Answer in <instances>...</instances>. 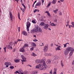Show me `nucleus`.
Masks as SVG:
<instances>
[{"instance_id": "f257e3e1", "label": "nucleus", "mask_w": 74, "mask_h": 74, "mask_svg": "<svg viewBox=\"0 0 74 74\" xmlns=\"http://www.w3.org/2000/svg\"><path fill=\"white\" fill-rule=\"evenodd\" d=\"M36 63H42L43 62V65L44 66V67H45V69H47V65L45 64V61H44L43 60L40 59V60H36Z\"/></svg>"}, {"instance_id": "f03ea898", "label": "nucleus", "mask_w": 74, "mask_h": 74, "mask_svg": "<svg viewBox=\"0 0 74 74\" xmlns=\"http://www.w3.org/2000/svg\"><path fill=\"white\" fill-rule=\"evenodd\" d=\"M41 32V29L40 27H35V29H33L31 30V33H34V32Z\"/></svg>"}, {"instance_id": "7ed1b4c3", "label": "nucleus", "mask_w": 74, "mask_h": 74, "mask_svg": "<svg viewBox=\"0 0 74 74\" xmlns=\"http://www.w3.org/2000/svg\"><path fill=\"white\" fill-rule=\"evenodd\" d=\"M5 65L6 66L5 67H8L9 66H11L12 64L10 62H5L4 63Z\"/></svg>"}, {"instance_id": "20e7f679", "label": "nucleus", "mask_w": 74, "mask_h": 74, "mask_svg": "<svg viewBox=\"0 0 74 74\" xmlns=\"http://www.w3.org/2000/svg\"><path fill=\"white\" fill-rule=\"evenodd\" d=\"M48 49V45H46V46L44 47L43 50L44 52H47Z\"/></svg>"}, {"instance_id": "39448f33", "label": "nucleus", "mask_w": 74, "mask_h": 74, "mask_svg": "<svg viewBox=\"0 0 74 74\" xmlns=\"http://www.w3.org/2000/svg\"><path fill=\"white\" fill-rule=\"evenodd\" d=\"M9 15L10 16V18L11 21H12L13 19L12 17V12L11 11H10L9 12Z\"/></svg>"}, {"instance_id": "423d86ee", "label": "nucleus", "mask_w": 74, "mask_h": 74, "mask_svg": "<svg viewBox=\"0 0 74 74\" xmlns=\"http://www.w3.org/2000/svg\"><path fill=\"white\" fill-rule=\"evenodd\" d=\"M41 2L40 1H39L36 3V6L40 7L41 6Z\"/></svg>"}, {"instance_id": "0eeeda50", "label": "nucleus", "mask_w": 74, "mask_h": 74, "mask_svg": "<svg viewBox=\"0 0 74 74\" xmlns=\"http://www.w3.org/2000/svg\"><path fill=\"white\" fill-rule=\"evenodd\" d=\"M74 51V49L72 50L70 53H69V55L70 56H71L72 55H73V53Z\"/></svg>"}, {"instance_id": "6e6552de", "label": "nucleus", "mask_w": 74, "mask_h": 74, "mask_svg": "<svg viewBox=\"0 0 74 74\" xmlns=\"http://www.w3.org/2000/svg\"><path fill=\"white\" fill-rule=\"evenodd\" d=\"M73 48L71 47H68L67 49H66V50L68 51H71V50H73Z\"/></svg>"}, {"instance_id": "1a4fd4ad", "label": "nucleus", "mask_w": 74, "mask_h": 74, "mask_svg": "<svg viewBox=\"0 0 74 74\" xmlns=\"http://www.w3.org/2000/svg\"><path fill=\"white\" fill-rule=\"evenodd\" d=\"M48 24H45L44 26V29L45 30H47L48 28Z\"/></svg>"}, {"instance_id": "9d476101", "label": "nucleus", "mask_w": 74, "mask_h": 74, "mask_svg": "<svg viewBox=\"0 0 74 74\" xmlns=\"http://www.w3.org/2000/svg\"><path fill=\"white\" fill-rule=\"evenodd\" d=\"M7 48L9 49L12 50V47L10 46V45H8L7 46Z\"/></svg>"}, {"instance_id": "9b49d317", "label": "nucleus", "mask_w": 74, "mask_h": 74, "mask_svg": "<svg viewBox=\"0 0 74 74\" xmlns=\"http://www.w3.org/2000/svg\"><path fill=\"white\" fill-rule=\"evenodd\" d=\"M22 34L24 35V36H27V33L25 31H22Z\"/></svg>"}, {"instance_id": "f8f14e48", "label": "nucleus", "mask_w": 74, "mask_h": 74, "mask_svg": "<svg viewBox=\"0 0 74 74\" xmlns=\"http://www.w3.org/2000/svg\"><path fill=\"white\" fill-rule=\"evenodd\" d=\"M69 53V51H68L67 50H65L64 52V54L65 55H67Z\"/></svg>"}, {"instance_id": "ddd939ff", "label": "nucleus", "mask_w": 74, "mask_h": 74, "mask_svg": "<svg viewBox=\"0 0 74 74\" xmlns=\"http://www.w3.org/2000/svg\"><path fill=\"white\" fill-rule=\"evenodd\" d=\"M26 26L27 27H30V23L28 21L27 22Z\"/></svg>"}, {"instance_id": "4468645a", "label": "nucleus", "mask_w": 74, "mask_h": 74, "mask_svg": "<svg viewBox=\"0 0 74 74\" xmlns=\"http://www.w3.org/2000/svg\"><path fill=\"white\" fill-rule=\"evenodd\" d=\"M20 51L21 52H25V50L24 49L23 47L21 48L20 49Z\"/></svg>"}, {"instance_id": "2eb2a0df", "label": "nucleus", "mask_w": 74, "mask_h": 74, "mask_svg": "<svg viewBox=\"0 0 74 74\" xmlns=\"http://www.w3.org/2000/svg\"><path fill=\"white\" fill-rule=\"evenodd\" d=\"M20 59H15L14 60V62L15 63H19L20 62Z\"/></svg>"}, {"instance_id": "dca6fc26", "label": "nucleus", "mask_w": 74, "mask_h": 74, "mask_svg": "<svg viewBox=\"0 0 74 74\" xmlns=\"http://www.w3.org/2000/svg\"><path fill=\"white\" fill-rule=\"evenodd\" d=\"M47 64H51V61L49 59L48 60L47 62Z\"/></svg>"}, {"instance_id": "f3484780", "label": "nucleus", "mask_w": 74, "mask_h": 74, "mask_svg": "<svg viewBox=\"0 0 74 74\" xmlns=\"http://www.w3.org/2000/svg\"><path fill=\"white\" fill-rule=\"evenodd\" d=\"M21 58L23 60H26V58L23 55H21Z\"/></svg>"}, {"instance_id": "a211bd4d", "label": "nucleus", "mask_w": 74, "mask_h": 74, "mask_svg": "<svg viewBox=\"0 0 74 74\" xmlns=\"http://www.w3.org/2000/svg\"><path fill=\"white\" fill-rule=\"evenodd\" d=\"M29 47V45L27 44H25L24 46H23V48H25V47Z\"/></svg>"}, {"instance_id": "6ab92c4d", "label": "nucleus", "mask_w": 74, "mask_h": 74, "mask_svg": "<svg viewBox=\"0 0 74 74\" xmlns=\"http://www.w3.org/2000/svg\"><path fill=\"white\" fill-rule=\"evenodd\" d=\"M39 69L40 70H43V66H41V65H40Z\"/></svg>"}, {"instance_id": "aec40b11", "label": "nucleus", "mask_w": 74, "mask_h": 74, "mask_svg": "<svg viewBox=\"0 0 74 74\" xmlns=\"http://www.w3.org/2000/svg\"><path fill=\"white\" fill-rule=\"evenodd\" d=\"M41 64H39V65H37L36 66V69H39L40 66H41Z\"/></svg>"}, {"instance_id": "412c9836", "label": "nucleus", "mask_w": 74, "mask_h": 74, "mask_svg": "<svg viewBox=\"0 0 74 74\" xmlns=\"http://www.w3.org/2000/svg\"><path fill=\"white\" fill-rule=\"evenodd\" d=\"M56 0H53L51 3H52V4H55L56 3Z\"/></svg>"}, {"instance_id": "4be33fe9", "label": "nucleus", "mask_w": 74, "mask_h": 74, "mask_svg": "<svg viewBox=\"0 0 74 74\" xmlns=\"http://www.w3.org/2000/svg\"><path fill=\"white\" fill-rule=\"evenodd\" d=\"M58 11V9H56V10H53V11L55 14H56L57 13V12Z\"/></svg>"}, {"instance_id": "5701e85b", "label": "nucleus", "mask_w": 74, "mask_h": 74, "mask_svg": "<svg viewBox=\"0 0 74 74\" xmlns=\"http://www.w3.org/2000/svg\"><path fill=\"white\" fill-rule=\"evenodd\" d=\"M31 55H32V56H34V57H35V56H36L37 55L36 54H35L34 53H32Z\"/></svg>"}, {"instance_id": "b1692460", "label": "nucleus", "mask_w": 74, "mask_h": 74, "mask_svg": "<svg viewBox=\"0 0 74 74\" xmlns=\"http://www.w3.org/2000/svg\"><path fill=\"white\" fill-rule=\"evenodd\" d=\"M59 50H60V49L59 47L56 48V51H59Z\"/></svg>"}, {"instance_id": "393cba45", "label": "nucleus", "mask_w": 74, "mask_h": 74, "mask_svg": "<svg viewBox=\"0 0 74 74\" xmlns=\"http://www.w3.org/2000/svg\"><path fill=\"white\" fill-rule=\"evenodd\" d=\"M61 65L62 66V67H63L64 65H63V62H62V60L61 61Z\"/></svg>"}, {"instance_id": "a878e982", "label": "nucleus", "mask_w": 74, "mask_h": 74, "mask_svg": "<svg viewBox=\"0 0 74 74\" xmlns=\"http://www.w3.org/2000/svg\"><path fill=\"white\" fill-rule=\"evenodd\" d=\"M10 68L11 69H14V66H10Z\"/></svg>"}, {"instance_id": "bb28decb", "label": "nucleus", "mask_w": 74, "mask_h": 74, "mask_svg": "<svg viewBox=\"0 0 74 74\" xmlns=\"http://www.w3.org/2000/svg\"><path fill=\"white\" fill-rule=\"evenodd\" d=\"M50 5H51V2H49L48 5L47 6V8H48V7H49V6H50Z\"/></svg>"}, {"instance_id": "cd10ccee", "label": "nucleus", "mask_w": 74, "mask_h": 74, "mask_svg": "<svg viewBox=\"0 0 74 74\" xmlns=\"http://www.w3.org/2000/svg\"><path fill=\"white\" fill-rule=\"evenodd\" d=\"M32 45H33V46H34V47H36V44L34 43H33L32 44Z\"/></svg>"}, {"instance_id": "c85d7f7f", "label": "nucleus", "mask_w": 74, "mask_h": 74, "mask_svg": "<svg viewBox=\"0 0 74 74\" xmlns=\"http://www.w3.org/2000/svg\"><path fill=\"white\" fill-rule=\"evenodd\" d=\"M18 19H20V20H21V18H20V14H19V13H18Z\"/></svg>"}, {"instance_id": "c756f323", "label": "nucleus", "mask_w": 74, "mask_h": 74, "mask_svg": "<svg viewBox=\"0 0 74 74\" xmlns=\"http://www.w3.org/2000/svg\"><path fill=\"white\" fill-rule=\"evenodd\" d=\"M44 25V22L41 23L40 24V25H41V26H43Z\"/></svg>"}, {"instance_id": "7c9ffc66", "label": "nucleus", "mask_w": 74, "mask_h": 74, "mask_svg": "<svg viewBox=\"0 0 74 74\" xmlns=\"http://www.w3.org/2000/svg\"><path fill=\"white\" fill-rule=\"evenodd\" d=\"M32 23H36V22H35V20H33L32 21Z\"/></svg>"}, {"instance_id": "2f4dec72", "label": "nucleus", "mask_w": 74, "mask_h": 74, "mask_svg": "<svg viewBox=\"0 0 74 74\" xmlns=\"http://www.w3.org/2000/svg\"><path fill=\"white\" fill-rule=\"evenodd\" d=\"M52 26H56V24L53 23H52Z\"/></svg>"}, {"instance_id": "473e14b6", "label": "nucleus", "mask_w": 74, "mask_h": 74, "mask_svg": "<svg viewBox=\"0 0 74 74\" xmlns=\"http://www.w3.org/2000/svg\"><path fill=\"white\" fill-rule=\"evenodd\" d=\"M29 27H27L26 29H27V31L28 32H29Z\"/></svg>"}, {"instance_id": "72a5a7b5", "label": "nucleus", "mask_w": 74, "mask_h": 74, "mask_svg": "<svg viewBox=\"0 0 74 74\" xmlns=\"http://www.w3.org/2000/svg\"><path fill=\"white\" fill-rule=\"evenodd\" d=\"M22 62H26V60H21Z\"/></svg>"}, {"instance_id": "f704fd0d", "label": "nucleus", "mask_w": 74, "mask_h": 74, "mask_svg": "<svg viewBox=\"0 0 74 74\" xmlns=\"http://www.w3.org/2000/svg\"><path fill=\"white\" fill-rule=\"evenodd\" d=\"M3 49H4V52H5L6 51V47H4Z\"/></svg>"}, {"instance_id": "c9c22d12", "label": "nucleus", "mask_w": 74, "mask_h": 74, "mask_svg": "<svg viewBox=\"0 0 74 74\" xmlns=\"http://www.w3.org/2000/svg\"><path fill=\"white\" fill-rule=\"evenodd\" d=\"M34 49V47H32L30 48V51H33Z\"/></svg>"}, {"instance_id": "e433bc0d", "label": "nucleus", "mask_w": 74, "mask_h": 74, "mask_svg": "<svg viewBox=\"0 0 74 74\" xmlns=\"http://www.w3.org/2000/svg\"><path fill=\"white\" fill-rule=\"evenodd\" d=\"M60 15H62V12H59Z\"/></svg>"}, {"instance_id": "4c0bfd02", "label": "nucleus", "mask_w": 74, "mask_h": 74, "mask_svg": "<svg viewBox=\"0 0 74 74\" xmlns=\"http://www.w3.org/2000/svg\"><path fill=\"white\" fill-rule=\"evenodd\" d=\"M34 41V42H36V41H37V39H35L34 40H33Z\"/></svg>"}, {"instance_id": "58836bf2", "label": "nucleus", "mask_w": 74, "mask_h": 74, "mask_svg": "<svg viewBox=\"0 0 74 74\" xmlns=\"http://www.w3.org/2000/svg\"><path fill=\"white\" fill-rule=\"evenodd\" d=\"M49 73L51 74H52V69H51V71H50Z\"/></svg>"}, {"instance_id": "ea45409f", "label": "nucleus", "mask_w": 74, "mask_h": 74, "mask_svg": "<svg viewBox=\"0 0 74 74\" xmlns=\"http://www.w3.org/2000/svg\"><path fill=\"white\" fill-rule=\"evenodd\" d=\"M14 1H16L17 2V3H18V1H19V0H14Z\"/></svg>"}, {"instance_id": "a19ab883", "label": "nucleus", "mask_w": 74, "mask_h": 74, "mask_svg": "<svg viewBox=\"0 0 74 74\" xmlns=\"http://www.w3.org/2000/svg\"><path fill=\"white\" fill-rule=\"evenodd\" d=\"M55 59H58V57L57 56H55Z\"/></svg>"}, {"instance_id": "79ce46f5", "label": "nucleus", "mask_w": 74, "mask_h": 74, "mask_svg": "<svg viewBox=\"0 0 74 74\" xmlns=\"http://www.w3.org/2000/svg\"><path fill=\"white\" fill-rule=\"evenodd\" d=\"M71 23L72 25H73V26H74V22H72Z\"/></svg>"}, {"instance_id": "37998d69", "label": "nucleus", "mask_w": 74, "mask_h": 74, "mask_svg": "<svg viewBox=\"0 0 74 74\" xmlns=\"http://www.w3.org/2000/svg\"><path fill=\"white\" fill-rule=\"evenodd\" d=\"M72 65H74V60H73V61L72 62Z\"/></svg>"}, {"instance_id": "c03bdc74", "label": "nucleus", "mask_w": 74, "mask_h": 74, "mask_svg": "<svg viewBox=\"0 0 74 74\" xmlns=\"http://www.w3.org/2000/svg\"><path fill=\"white\" fill-rule=\"evenodd\" d=\"M18 71H16V72H14L15 74H17V73H18Z\"/></svg>"}, {"instance_id": "a18cd8bd", "label": "nucleus", "mask_w": 74, "mask_h": 74, "mask_svg": "<svg viewBox=\"0 0 74 74\" xmlns=\"http://www.w3.org/2000/svg\"><path fill=\"white\" fill-rule=\"evenodd\" d=\"M10 44H11V45H14V42H10Z\"/></svg>"}, {"instance_id": "49530a36", "label": "nucleus", "mask_w": 74, "mask_h": 74, "mask_svg": "<svg viewBox=\"0 0 74 74\" xmlns=\"http://www.w3.org/2000/svg\"><path fill=\"white\" fill-rule=\"evenodd\" d=\"M54 72H56V69H54Z\"/></svg>"}, {"instance_id": "de8ad7c7", "label": "nucleus", "mask_w": 74, "mask_h": 74, "mask_svg": "<svg viewBox=\"0 0 74 74\" xmlns=\"http://www.w3.org/2000/svg\"><path fill=\"white\" fill-rule=\"evenodd\" d=\"M47 15H48V16H51V15L49 14V13L47 14Z\"/></svg>"}, {"instance_id": "09e8293b", "label": "nucleus", "mask_w": 74, "mask_h": 74, "mask_svg": "<svg viewBox=\"0 0 74 74\" xmlns=\"http://www.w3.org/2000/svg\"><path fill=\"white\" fill-rule=\"evenodd\" d=\"M52 55V54L51 53H49L48 54V56H51Z\"/></svg>"}, {"instance_id": "8fccbe9b", "label": "nucleus", "mask_w": 74, "mask_h": 74, "mask_svg": "<svg viewBox=\"0 0 74 74\" xmlns=\"http://www.w3.org/2000/svg\"><path fill=\"white\" fill-rule=\"evenodd\" d=\"M36 11H37V9H35V10H34V12H36Z\"/></svg>"}, {"instance_id": "3c124183", "label": "nucleus", "mask_w": 74, "mask_h": 74, "mask_svg": "<svg viewBox=\"0 0 74 74\" xmlns=\"http://www.w3.org/2000/svg\"><path fill=\"white\" fill-rule=\"evenodd\" d=\"M25 9H23V10H22V11L23 12V13H25Z\"/></svg>"}, {"instance_id": "603ef678", "label": "nucleus", "mask_w": 74, "mask_h": 74, "mask_svg": "<svg viewBox=\"0 0 74 74\" xmlns=\"http://www.w3.org/2000/svg\"><path fill=\"white\" fill-rule=\"evenodd\" d=\"M15 51V49H13V52H14Z\"/></svg>"}, {"instance_id": "864d4df0", "label": "nucleus", "mask_w": 74, "mask_h": 74, "mask_svg": "<svg viewBox=\"0 0 74 74\" xmlns=\"http://www.w3.org/2000/svg\"><path fill=\"white\" fill-rule=\"evenodd\" d=\"M45 12V13H47V14H48L49 13V12H48V11H46Z\"/></svg>"}, {"instance_id": "5fc2aeb1", "label": "nucleus", "mask_w": 74, "mask_h": 74, "mask_svg": "<svg viewBox=\"0 0 74 74\" xmlns=\"http://www.w3.org/2000/svg\"><path fill=\"white\" fill-rule=\"evenodd\" d=\"M40 10L38 9H36V12H39Z\"/></svg>"}, {"instance_id": "6e6d98bb", "label": "nucleus", "mask_w": 74, "mask_h": 74, "mask_svg": "<svg viewBox=\"0 0 74 74\" xmlns=\"http://www.w3.org/2000/svg\"><path fill=\"white\" fill-rule=\"evenodd\" d=\"M18 32H19V30H20V27H18Z\"/></svg>"}, {"instance_id": "4d7b16f0", "label": "nucleus", "mask_w": 74, "mask_h": 74, "mask_svg": "<svg viewBox=\"0 0 74 74\" xmlns=\"http://www.w3.org/2000/svg\"><path fill=\"white\" fill-rule=\"evenodd\" d=\"M23 7L24 8H25V9H26V6L24 5L23 6Z\"/></svg>"}, {"instance_id": "13d9d810", "label": "nucleus", "mask_w": 74, "mask_h": 74, "mask_svg": "<svg viewBox=\"0 0 74 74\" xmlns=\"http://www.w3.org/2000/svg\"><path fill=\"white\" fill-rule=\"evenodd\" d=\"M21 41V40L18 39V40H17V42H18V41Z\"/></svg>"}, {"instance_id": "bf43d9fd", "label": "nucleus", "mask_w": 74, "mask_h": 74, "mask_svg": "<svg viewBox=\"0 0 74 74\" xmlns=\"http://www.w3.org/2000/svg\"><path fill=\"white\" fill-rule=\"evenodd\" d=\"M53 44L51 43V47H53Z\"/></svg>"}, {"instance_id": "052dcab7", "label": "nucleus", "mask_w": 74, "mask_h": 74, "mask_svg": "<svg viewBox=\"0 0 74 74\" xmlns=\"http://www.w3.org/2000/svg\"><path fill=\"white\" fill-rule=\"evenodd\" d=\"M42 3H44V0H41Z\"/></svg>"}, {"instance_id": "680f3d73", "label": "nucleus", "mask_w": 74, "mask_h": 74, "mask_svg": "<svg viewBox=\"0 0 74 74\" xmlns=\"http://www.w3.org/2000/svg\"><path fill=\"white\" fill-rule=\"evenodd\" d=\"M18 42H15L14 43V45H15V44H17Z\"/></svg>"}, {"instance_id": "e2e57ef3", "label": "nucleus", "mask_w": 74, "mask_h": 74, "mask_svg": "<svg viewBox=\"0 0 74 74\" xmlns=\"http://www.w3.org/2000/svg\"><path fill=\"white\" fill-rule=\"evenodd\" d=\"M57 21V20H56V19H55L54 20V22H56Z\"/></svg>"}, {"instance_id": "0e129e2a", "label": "nucleus", "mask_w": 74, "mask_h": 74, "mask_svg": "<svg viewBox=\"0 0 74 74\" xmlns=\"http://www.w3.org/2000/svg\"><path fill=\"white\" fill-rule=\"evenodd\" d=\"M20 9L21 10V11H22V10H24V9H23L22 8H20Z\"/></svg>"}, {"instance_id": "69168bd1", "label": "nucleus", "mask_w": 74, "mask_h": 74, "mask_svg": "<svg viewBox=\"0 0 74 74\" xmlns=\"http://www.w3.org/2000/svg\"><path fill=\"white\" fill-rule=\"evenodd\" d=\"M53 74H56V72H54V73Z\"/></svg>"}, {"instance_id": "338daca9", "label": "nucleus", "mask_w": 74, "mask_h": 74, "mask_svg": "<svg viewBox=\"0 0 74 74\" xmlns=\"http://www.w3.org/2000/svg\"><path fill=\"white\" fill-rule=\"evenodd\" d=\"M28 66H29V67H32V66L28 64L27 65Z\"/></svg>"}, {"instance_id": "774afa93", "label": "nucleus", "mask_w": 74, "mask_h": 74, "mask_svg": "<svg viewBox=\"0 0 74 74\" xmlns=\"http://www.w3.org/2000/svg\"><path fill=\"white\" fill-rule=\"evenodd\" d=\"M55 45L57 47H58V45H56V44H55Z\"/></svg>"}]
</instances>
